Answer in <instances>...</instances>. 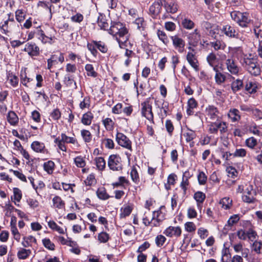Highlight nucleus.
I'll return each mask as SVG.
<instances>
[{"mask_svg": "<svg viewBox=\"0 0 262 262\" xmlns=\"http://www.w3.org/2000/svg\"><path fill=\"white\" fill-rule=\"evenodd\" d=\"M226 65L228 71L233 75H237L238 74L239 68L235 60L233 59L228 58L226 60Z\"/></svg>", "mask_w": 262, "mask_h": 262, "instance_id": "f8f14e48", "label": "nucleus"}, {"mask_svg": "<svg viewBox=\"0 0 262 262\" xmlns=\"http://www.w3.org/2000/svg\"><path fill=\"white\" fill-rule=\"evenodd\" d=\"M88 49L90 51L92 55L96 57L98 54V52L97 50L96 46L93 42V40L91 42H88L86 45Z\"/></svg>", "mask_w": 262, "mask_h": 262, "instance_id": "5fc2aeb1", "label": "nucleus"}, {"mask_svg": "<svg viewBox=\"0 0 262 262\" xmlns=\"http://www.w3.org/2000/svg\"><path fill=\"white\" fill-rule=\"evenodd\" d=\"M94 118L93 114L90 111H89L83 114L81 121L85 125H90Z\"/></svg>", "mask_w": 262, "mask_h": 262, "instance_id": "5701e85b", "label": "nucleus"}, {"mask_svg": "<svg viewBox=\"0 0 262 262\" xmlns=\"http://www.w3.org/2000/svg\"><path fill=\"white\" fill-rule=\"evenodd\" d=\"M97 197L101 200H106L110 198V195L107 193L105 187L98 188L96 191Z\"/></svg>", "mask_w": 262, "mask_h": 262, "instance_id": "b1692460", "label": "nucleus"}, {"mask_svg": "<svg viewBox=\"0 0 262 262\" xmlns=\"http://www.w3.org/2000/svg\"><path fill=\"white\" fill-rule=\"evenodd\" d=\"M53 206L55 208L58 209H63L65 207V203L61 198L58 196H55L53 199Z\"/></svg>", "mask_w": 262, "mask_h": 262, "instance_id": "c85d7f7f", "label": "nucleus"}, {"mask_svg": "<svg viewBox=\"0 0 262 262\" xmlns=\"http://www.w3.org/2000/svg\"><path fill=\"white\" fill-rule=\"evenodd\" d=\"M85 70L88 76L95 78L98 76V73L94 70V67L91 64H86L85 66Z\"/></svg>", "mask_w": 262, "mask_h": 262, "instance_id": "ea45409f", "label": "nucleus"}, {"mask_svg": "<svg viewBox=\"0 0 262 262\" xmlns=\"http://www.w3.org/2000/svg\"><path fill=\"white\" fill-rule=\"evenodd\" d=\"M243 67L252 76L260 75L261 70L257 59L254 58H245L243 63Z\"/></svg>", "mask_w": 262, "mask_h": 262, "instance_id": "f257e3e1", "label": "nucleus"}, {"mask_svg": "<svg viewBox=\"0 0 262 262\" xmlns=\"http://www.w3.org/2000/svg\"><path fill=\"white\" fill-rule=\"evenodd\" d=\"M36 33L38 35V38L43 43L47 42L51 43V41L52 40V37H49L46 36L43 31L41 29H37Z\"/></svg>", "mask_w": 262, "mask_h": 262, "instance_id": "c756f323", "label": "nucleus"}, {"mask_svg": "<svg viewBox=\"0 0 262 262\" xmlns=\"http://www.w3.org/2000/svg\"><path fill=\"white\" fill-rule=\"evenodd\" d=\"M209 45L213 48L215 51H219L224 49V43L221 40H216L214 41L210 42Z\"/></svg>", "mask_w": 262, "mask_h": 262, "instance_id": "3c124183", "label": "nucleus"}, {"mask_svg": "<svg viewBox=\"0 0 262 262\" xmlns=\"http://www.w3.org/2000/svg\"><path fill=\"white\" fill-rule=\"evenodd\" d=\"M163 233L168 237L176 236L177 237L181 236L182 230L180 227L169 226L167 228Z\"/></svg>", "mask_w": 262, "mask_h": 262, "instance_id": "2eb2a0df", "label": "nucleus"}, {"mask_svg": "<svg viewBox=\"0 0 262 262\" xmlns=\"http://www.w3.org/2000/svg\"><path fill=\"white\" fill-rule=\"evenodd\" d=\"M207 177L203 171L199 172L198 176V180L200 185H204L206 184Z\"/></svg>", "mask_w": 262, "mask_h": 262, "instance_id": "774afa93", "label": "nucleus"}, {"mask_svg": "<svg viewBox=\"0 0 262 262\" xmlns=\"http://www.w3.org/2000/svg\"><path fill=\"white\" fill-rule=\"evenodd\" d=\"M57 55L54 54L52 55L50 58L47 60V68L48 70H51L53 66L57 64Z\"/></svg>", "mask_w": 262, "mask_h": 262, "instance_id": "6e6d98bb", "label": "nucleus"}, {"mask_svg": "<svg viewBox=\"0 0 262 262\" xmlns=\"http://www.w3.org/2000/svg\"><path fill=\"white\" fill-rule=\"evenodd\" d=\"M43 169L49 174H51L53 172L55 168V163L52 161H48L43 163Z\"/></svg>", "mask_w": 262, "mask_h": 262, "instance_id": "f704fd0d", "label": "nucleus"}, {"mask_svg": "<svg viewBox=\"0 0 262 262\" xmlns=\"http://www.w3.org/2000/svg\"><path fill=\"white\" fill-rule=\"evenodd\" d=\"M206 59L210 66L219 63V59L217 58L215 54L213 52L208 54Z\"/></svg>", "mask_w": 262, "mask_h": 262, "instance_id": "58836bf2", "label": "nucleus"}, {"mask_svg": "<svg viewBox=\"0 0 262 262\" xmlns=\"http://www.w3.org/2000/svg\"><path fill=\"white\" fill-rule=\"evenodd\" d=\"M257 233L252 229H249L247 231V238H248L250 241L254 242L257 241L256 237H257Z\"/></svg>", "mask_w": 262, "mask_h": 262, "instance_id": "bf43d9fd", "label": "nucleus"}, {"mask_svg": "<svg viewBox=\"0 0 262 262\" xmlns=\"http://www.w3.org/2000/svg\"><path fill=\"white\" fill-rule=\"evenodd\" d=\"M74 163L78 167L80 168H83L86 165L84 158L81 156H77L74 159Z\"/></svg>", "mask_w": 262, "mask_h": 262, "instance_id": "052dcab7", "label": "nucleus"}, {"mask_svg": "<svg viewBox=\"0 0 262 262\" xmlns=\"http://www.w3.org/2000/svg\"><path fill=\"white\" fill-rule=\"evenodd\" d=\"M257 88V84L255 82L249 81L245 86V90L250 94L255 93Z\"/></svg>", "mask_w": 262, "mask_h": 262, "instance_id": "a19ab883", "label": "nucleus"}, {"mask_svg": "<svg viewBox=\"0 0 262 262\" xmlns=\"http://www.w3.org/2000/svg\"><path fill=\"white\" fill-rule=\"evenodd\" d=\"M228 116L233 122L238 121L241 119L239 111L236 108H231L228 112Z\"/></svg>", "mask_w": 262, "mask_h": 262, "instance_id": "412c9836", "label": "nucleus"}, {"mask_svg": "<svg viewBox=\"0 0 262 262\" xmlns=\"http://www.w3.org/2000/svg\"><path fill=\"white\" fill-rule=\"evenodd\" d=\"M256 195V192L253 189V185L250 184L246 188L244 194L242 196V200L244 202L248 204L254 203L257 201L255 198Z\"/></svg>", "mask_w": 262, "mask_h": 262, "instance_id": "423d86ee", "label": "nucleus"}, {"mask_svg": "<svg viewBox=\"0 0 262 262\" xmlns=\"http://www.w3.org/2000/svg\"><path fill=\"white\" fill-rule=\"evenodd\" d=\"M163 6L162 0H155L149 8V13L154 19L158 18L161 13Z\"/></svg>", "mask_w": 262, "mask_h": 262, "instance_id": "0eeeda50", "label": "nucleus"}, {"mask_svg": "<svg viewBox=\"0 0 262 262\" xmlns=\"http://www.w3.org/2000/svg\"><path fill=\"white\" fill-rule=\"evenodd\" d=\"M28 53L32 58L36 57L40 54L39 47L34 42H29L25 45V47L23 50Z\"/></svg>", "mask_w": 262, "mask_h": 262, "instance_id": "9d476101", "label": "nucleus"}, {"mask_svg": "<svg viewBox=\"0 0 262 262\" xmlns=\"http://www.w3.org/2000/svg\"><path fill=\"white\" fill-rule=\"evenodd\" d=\"M153 99V97H150L141 103V113L143 117L146 118L148 120L153 124H155L154 119V113L152 111V104L150 102V99Z\"/></svg>", "mask_w": 262, "mask_h": 262, "instance_id": "20e7f679", "label": "nucleus"}, {"mask_svg": "<svg viewBox=\"0 0 262 262\" xmlns=\"http://www.w3.org/2000/svg\"><path fill=\"white\" fill-rule=\"evenodd\" d=\"M97 169L100 171H103L105 168L106 162L103 157H96L94 160Z\"/></svg>", "mask_w": 262, "mask_h": 262, "instance_id": "7c9ffc66", "label": "nucleus"}, {"mask_svg": "<svg viewBox=\"0 0 262 262\" xmlns=\"http://www.w3.org/2000/svg\"><path fill=\"white\" fill-rule=\"evenodd\" d=\"M102 122L107 130L111 131L113 130L114 128L115 122L112 120L111 118H106L104 119H103Z\"/></svg>", "mask_w": 262, "mask_h": 262, "instance_id": "c9c22d12", "label": "nucleus"}, {"mask_svg": "<svg viewBox=\"0 0 262 262\" xmlns=\"http://www.w3.org/2000/svg\"><path fill=\"white\" fill-rule=\"evenodd\" d=\"M33 243L36 244L37 243L36 239L35 237L30 235L24 237L21 244L24 247H29L32 246V243Z\"/></svg>", "mask_w": 262, "mask_h": 262, "instance_id": "72a5a7b5", "label": "nucleus"}, {"mask_svg": "<svg viewBox=\"0 0 262 262\" xmlns=\"http://www.w3.org/2000/svg\"><path fill=\"white\" fill-rule=\"evenodd\" d=\"M116 140L120 146L131 151L133 150L132 141L124 134L117 132L116 136Z\"/></svg>", "mask_w": 262, "mask_h": 262, "instance_id": "6e6552de", "label": "nucleus"}, {"mask_svg": "<svg viewBox=\"0 0 262 262\" xmlns=\"http://www.w3.org/2000/svg\"><path fill=\"white\" fill-rule=\"evenodd\" d=\"M93 42L96 46L98 49L102 53H106L108 51V48L105 43L101 41L93 40Z\"/></svg>", "mask_w": 262, "mask_h": 262, "instance_id": "4c0bfd02", "label": "nucleus"}, {"mask_svg": "<svg viewBox=\"0 0 262 262\" xmlns=\"http://www.w3.org/2000/svg\"><path fill=\"white\" fill-rule=\"evenodd\" d=\"M97 183L95 176L94 173H91L88 176L86 179L84 180V183L86 186H93Z\"/></svg>", "mask_w": 262, "mask_h": 262, "instance_id": "13d9d810", "label": "nucleus"}, {"mask_svg": "<svg viewBox=\"0 0 262 262\" xmlns=\"http://www.w3.org/2000/svg\"><path fill=\"white\" fill-rule=\"evenodd\" d=\"M163 7L165 11L170 14L176 13L178 10V5L177 3L174 1L168 2L166 0H162Z\"/></svg>", "mask_w": 262, "mask_h": 262, "instance_id": "ddd939ff", "label": "nucleus"}, {"mask_svg": "<svg viewBox=\"0 0 262 262\" xmlns=\"http://www.w3.org/2000/svg\"><path fill=\"white\" fill-rule=\"evenodd\" d=\"M165 127L169 135L171 136L174 130V126L170 120H167L165 122Z\"/></svg>", "mask_w": 262, "mask_h": 262, "instance_id": "338daca9", "label": "nucleus"}, {"mask_svg": "<svg viewBox=\"0 0 262 262\" xmlns=\"http://www.w3.org/2000/svg\"><path fill=\"white\" fill-rule=\"evenodd\" d=\"M157 35L159 39L162 41L165 45H167L169 43V41L167 35L163 31L158 30Z\"/></svg>", "mask_w": 262, "mask_h": 262, "instance_id": "09e8293b", "label": "nucleus"}, {"mask_svg": "<svg viewBox=\"0 0 262 262\" xmlns=\"http://www.w3.org/2000/svg\"><path fill=\"white\" fill-rule=\"evenodd\" d=\"M158 107L160 108L161 110V116L162 119H163L169 114V103L168 102L164 100L161 107L158 106Z\"/></svg>", "mask_w": 262, "mask_h": 262, "instance_id": "2f4dec72", "label": "nucleus"}, {"mask_svg": "<svg viewBox=\"0 0 262 262\" xmlns=\"http://www.w3.org/2000/svg\"><path fill=\"white\" fill-rule=\"evenodd\" d=\"M170 38L172 40V45L174 48L179 53H182L184 51L185 42L184 40L180 37L178 34L170 36Z\"/></svg>", "mask_w": 262, "mask_h": 262, "instance_id": "1a4fd4ad", "label": "nucleus"}, {"mask_svg": "<svg viewBox=\"0 0 262 262\" xmlns=\"http://www.w3.org/2000/svg\"><path fill=\"white\" fill-rule=\"evenodd\" d=\"M239 219V214H234L231 216L227 222V224L225 226L224 230L230 229L232 226L238 222Z\"/></svg>", "mask_w": 262, "mask_h": 262, "instance_id": "bb28decb", "label": "nucleus"}, {"mask_svg": "<svg viewBox=\"0 0 262 262\" xmlns=\"http://www.w3.org/2000/svg\"><path fill=\"white\" fill-rule=\"evenodd\" d=\"M222 31L225 35L229 37L238 38L239 37V34L235 30L234 27L230 25L224 26Z\"/></svg>", "mask_w": 262, "mask_h": 262, "instance_id": "4468645a", "label": "nucleus"}, {"mask_svg": "<svg viewBox=\"0 0 262 262\" xmlns=\"http://www.w3.org/2000/svg\"><path fill=\"white\" fill-rule=\"evenodd\" d=\"M231 89L233 93H235L236 92L242 90L244 87V83L242 80L237 79L236 80L233 81L231 83Z\"/></svg>", "mask_w": 262, "mask_h": 262, "instance_id": "a878e982", "label": "nucleus"}, {"mask_svg": "<svg viewBox=\"0 0 262 262\" xmlns=\"http://www.w3.org/2000/svg\"><path fill=\"white\" fill-rule=\"evenodd\" d=\"M42 243L43 246L47 249L54 251L55 249V244L51 241L48 238H45L42 239Z\"/></svg>", "mask_w": 262, "mask_h": 262, "instance_id": "79ce46f5", "label": "nucleus"}, {"mask_svg": "<svg viewBox=\"0 0 262 262\" xmlns=\"http://www.w3.org/2000/svg\"><path fill=\"white\" fill-rule=\"evenodd\" d=\"M7 119L8 122L11 125L15 126L18 123V117L16 114L12 111H10L7 114Z\"/></svg>", "mask_w": 262, "mask_h": 262, "instance_id": "aec40b11", "label": "nucleus"}, {"mask_svg": "<svg viewBox=\"0 0 262 262\" xmlns=\"http://www.w3.org/2000/svg\"><path fill=\"white\" fill-rule=\"evenodd\" d=\"M187 129L188 132L184 133V136L185 137L186 141L187 142H190L196 138V135L195 134V131L190 129L189 128H188Z\"/></svg>", "mask_w": 262, "mask_h": 262, "instance_id": "c03bdc74", "label": "nucleus"}, {"mask_svg": "<svg viewBox=\"0 0 262 262\" xmlns=\"http://www.w3.org/2000/svg\"><path fill=\"white\" fill-rule=\"evenodd\" d=\"M181 25L183 28L187 30H191L193 29L195 26L194 23L187 17L182 19Z\"/></svg>", "mask_w": 262, "mask_h": 262, "instance_id": "cd10ccee", "label": "nucleus"}, {"mask_svg": "<svg viewBox=\"0 0 262 262\" xmlns=\"http://www.w3.org/2000/svg\"><path fill=\"white\" fill-rule=\"evenodd\" d=\"M26 16V12L23 9H18L15 11V18L19 23L23 22Z\"/></svg>", "mask_w": 262, "mask_h": 262, "instance_id": "864d4df0", "label": "nucleus"}, {"mask_svg": "<svg viewBox=\"0 0 262 262\" xmlns=\"http://www.w3.org/2000/svg\"><path fill=\"white\" fill-rule=\"evenodd\" d=\"M48 224L49 227L52 230L57 231L60 234H64V230L58 226L54 221H50Z\"/></svg>", "mask_w": 262, "mask_h": 262, "instance_id": "603ef678", "label": "nucleus"}, {"mask_svg": "<svg viewBox=\"0 0 262 262\" xmlns=\"http://www.w3.org/2000/svg\"><path fill=\"white\" fill-rule=\"evenodd\" d=\"M61 140L62 142L67 143L75 144L76 143V139L73 137H70L67 136L65 134H61Z\"/></svg>", "mask_w": 262, "mask_h": 262, "instance_id": "69168bd1", "label": "nucleus"}, {"mask_svg": "<svg viewBox=\"0 0 262 262\" xmlns=\"http://www.w3.org/2000/svg\"><path fill=\"white\" fill-rule=\"evenodd\" d=\"M194 199L197 202L198 204H202L206 199V195L202 191H199L194 194Z\"/></svg>", "mask_w": 262, "mask_h": 262, "instance_id": "49530a36", "label": "nucleus"}, {"mask_svg": "<svg viewBox=\"0 0 262 262\" xmlns=\"http://www.w3.org/2000/svg\"><path fill=\"white\" fill-rule=\"evenodd\" d=\"M108 33L115 36L116 37H124L128 34V31L125 25L120 22L112 21L111 25L108 30Z\"/></svg>", "mask_w": 262, "mask_h": 262, "instance_id": "7ed1b4c3", "label": "nucleus"}, {"mask_svg": "<svg viewBox=\"0 0 262 262\" xmlns=\"http://www.w3.org/2000/svg\"><path fill=\"white\" fill-rule=\"evenodd\" d=\"M246 145L249 148L251 149L255 148V147L257 146V148L255 149L258 148L260 149L262 146V144L261 145L257 143V140L254 137H250L246 140L245 141Z\"/></svg>", "mask_w": 262, "mask_h": 262, "instance_id": "4be33fe9", "label": "nucleus"}, {"mask_svg": "<svg viewBox=\"0 0 262 262\" xmlns=\"http://www.w3.org/2000/svg\"><path fill=\"white\" fill-rule=\"evenodd\" d=\"M108 167L113 171H121L123 169V162L121 157L118 154L111 155L108 159Z\"/></svg>", "mask_w": 262, "mask_h": 262, "instance_id": "39448f33", "label": "nucleus"}, {"mask_svg": "<svg viewBox=\"0 0 262 262\" xmlns=\"http://www.w3.org/2000/svg\"><path fill=\"white\" fill-rule=\"evenodd\" d=\"M31 148L36 152L46 153L48 150L46 148L45 144L39 141H35L32 143Z\"/></svg>", "mask_w": 262, "mask_h": 262, "instance_id": "f3484780", "label": "nucleus"}, {"mask_svg": "<svg viewBox=\"0 0 262 262\" xmlns=\"http://www.w3.org/2000/svg\"><path fill=\"white\" fill-rule=\"evenodd\" d=\"M163 208H165V206H161L157 211L152 212V220H154L152 224L154 227H159L161 223L165 219V214L161 210Z\"/></svg>", "mask_w": 262, "mask_h": 262, "instance_id": "9b49d317", "label": "nucleus"}, {"mask_svg": "<svg viewBox=\"0 0 262 262\" xmlns=\"http://www.w3.org/2000/svg\"><path fill=\"white\" fill-rule=\"evenodd\" d=\"M33 80V78L29 77L27 76L26 73L20 74V82L22 84L26 87H28V83L30 82Z\"/></svg>", "mask_w": 262, "mask_h": 262, "instance_id": "e2e57ef3", "label": "nucleus"}, {"mask_svg": "<svg viewBox=\"0 0 262 262\" xmlns=\"http://www.w3.org/2000/svg\"><path fill=\"white\" fill-rule=\"evenodd\" d=\"M188 39L189 40V45L195 46L197 45L201 39V35H191L189 34Z\"/></svg>", "mask_w": 262, "mask_h": 262, "instance_id": "680f3d73", "label": "nucleus"}, {"mask_svg": "<svg viewBox=\"0 0 262 262\" xmlns=\"http://www.w3.org/2000/svg\"><path fill=\"white\" fill-rule=\"evenodd\" d=\"M186 60L196 72L199 71V61L194 54L190 52H188L186 55Z\"/></svg>", "mask_w": 262, "mask_h": 262, "instance_id": "dca6fc26", "label": "nucleus"}, {"mask_svg": "<svg viewBox=\"0 0 262 262\" xmlns=\"http://www.w3.org/2000/svg\"><path fill=\"white\" fill-rule=\"evenodd\" d=\"M31 251L30 249H21L18 251L17 256L20 259H25L30 255Z\"/></svg>", "mask_w": 262, "mask_h": 262, "instance_id": "37998d69", "label": "nucleus"}, {"mask_svg": "<svg viewBox=\"0 0 262 262\" xmlns=\"http://www.w3.org/2000/svg\"><path fill=\"white\" fill-rule=\"evenodd\" d=\"M97 23L101 29L107 31L109 30V25L102 14H99V16L97 18Z\"/></svg>", "mask_w": 262, "mask_h": 262, "instance_id": "393cba45", "label": "nucleus"}, {"mask_svg": "<svg viewBox=\"0 0 262 262\" xmlns=\"http://www.w3.org/2000/svg\"><path fill=\"white\" fill-rule=\"evenodd\" d=\"M206 113L207 115L211 119L215 120L218 117L219 111L217 107L213 105H209L206 108Z\"/></svg>", "mask_w": 262, "mask_h": 262, "instance_id": "a211bd4d", "label": "nucleus"}, {"mask_svg": "<svg viewBox=\"0 0 262 262\" xmlns=\"http://www.w3.org/2000/svg\"><path fill=\"white\" fill-rule=\"evenodd\" d=\"M130 177L132 181L136 184H138L140 182V178L136 168L133 166L130 171Z\"/></svg>", "mask_w": 262, "mask_h": 262, "instance_id": "8fccbe9b", "label": "nucleus"}, {"mask_svg": "<svg viewBox=\"0 0 262 262\" xmlns=\"http://www.w3.org/2000/svg\"><path fill=\"white\" fill-rule=\"evenodd\" d=\"M214 79L216 83L218 85H221L225 82L226 76L221 72L216 73H215Z\"/></svg>", "mask_w": 262, "mask_h": 262, "instance_id": "de8ad7c7", "label": "nucleus"}, {"mask_svg": "<svg viewBox=\"0 0 262 262\" xmlns=\"http://www.w3.org/2000/svg\"><path fill=\"white\" fill-rule=\"evenodd\" d=\"M252 249L257 254H260L262 252V242L255 241L252 246Z\"/></svg>", "mask_w": 262, "mask_h": 262, "instance_id": "4d7b16f0", "label": "nucleus"}, {"mask_svg": "<svg viewBox=\"0 0 262 262\" xmlns=\"http://www.w3.org/2000/svg\"><path fill=\"white\" fill-rule=\"evenodd\" d=\"M220 204L224 209H229L232 206V200L228 197H225L220 201Z\"/></svg>", "mask_w": 262, "mask_h": 262, "instance_id": "e433bc0d", "label": "nucleus"}, {"mask_svg": "<svg viewBox=\"0 0 262 262\" xmlns=\"http://www.w3.org/2000/svg\"><path fill=\"white\" fill-rule=\"evenodd\" d=\"M64 82L68 86H71L73 84L75 88H77L76 82L74 79V76L72 75L68 74L64 78Z\"/></svg>", "mask_w": 262, "mask_h": 262, "instance_id": "a18cd8bd", "label": "nucleus"}, {"mask_svg": "<svg viewBox=\"0 0 262 262\" xmlns=\"http://www.w3.org/2000/svg\"><path fill=\"white\" fill-rule=\"evenodd\" d=\"M232 19L235 21L240 27L247 28L252 21L248 17L247 12H241L239 11H233L230 13Z\"/></svg>", "mask_w": 262, "mask_h": 262, "instance_id": "f03ea898", "label": "nucleus"}, {"mask_svg": "<svg viewBox=\"0 0 262 262\" xmlns=\"http://www.w3.org/2000/svg\"><path fill=\"white\" fill-rule=\"evenodd\" d=\"M198 102L194 98H190L187 102V114L188 116L193 115L194 112L193 110L198 106Z\"/></svg>", "mask_w": 262, "mask_h": 262, "instance_id": "6ab92c4d", "label": "nucleus"}, {"mask_svg": "<svg viewBox=\"0 0 262 262\" xmlns=\"http://www.w3.org/2000/svg\"><path fill=\"white\" fill-rule=\"evenodd\" d=\"M80 133L85 143H88L92 141L93 136L89 130L83 129L81 130Z\"/></svg>", "mask_w": 262, "mask_h": 262, "instance_id": "473e14b6", "label": "nucleus"}, {"mask_svg": "<svg viewBox=\"0 0 262 262\" xmlns=\"http://www.w3.org/2000/svg\"><path fill=\"white\" fill-rule=\"evenodd\" d=\"M110 239V235L105 232H101L98 235V239L100 243H105Z\"/></svg>", "mask_w": 262, "mask_h": 262, "instance_id": "0e129e2a", "label": "nucleus"}]
</instances>
